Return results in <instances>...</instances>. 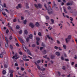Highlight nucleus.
I'll return each mask as SVG.
<instances>
[{
  "label": "nucleus",
  "instance_id": "nucleus-1",
  "mask_svg": "<svg viewBox=\"0 0 77 77\" xmlns=\"http://www.w3.org/2000/svg\"><path fill=\"white\" fill-rule=\"evenodd\" d=\"M22 47L23 49L24 50V51L26 52L27 53H28V54L29 55H30V56L32 55V54L30 53V51L29 49H27L26 47L24 45H22Z\"/></svg>",
  "mask_w": 77,
  "mask_h": 77
},
{
  "label": "nucleus",
  "instance_id": "nucleus-2",
  "mask_svg": "<svg viewBox=\"0 0 77 77\" xmlns=\"http://www.w3.org/2000/svg\"><path fill=\"white\" fill-rule=\"evenodd\" d=\"M47 10L48 11V13L49 15H51V14H53V12L51 11H52V9H51V6H49V7L47 9Z\"/></svg>",
  "mask_w": 77,
  "mask_h": 77
},
{
  "label": "nucleus",
  "instance_id": "nucleus-3",
  "mask_svg": "<svg viewBox=\"0 0 77 77\" xmlns=\"http://www.w3.org/2000/svg\"><path fill=\"white\" fill-rule=\"evenodd\" d=\"M71 35H69L68 36L67 38H66L65 39V41H66V43H67L68 44V42H69V39H71Z\"/></svg>",
  "mask_w": 77,
  "mask_h": 77
},
{
  "label": "nucleus",
  "instance_id": "nucleus-4",
  "mask_svg": "<svg viewBox=\"0 0 77 77\" xmlns=\"http://www.w3.org/2000/svg\"><path fill=\"white\" fill-rule=\"evenodd\" d=\"M34 5L35 6L37 9H38V8H42V5H41L40 4H38V5L36 4H35Z\"/></svg>",
  "mask_w": 77,
  "mask_h": 77
},
{
  "label": "nucleus",
  "instance_id": "nucleus-5",
  "mask_svg": "<svg viewBox=\"0 0 77 77\" xmlns=\"http://www.w3.org/2000/svg\"><path fill=\"white\" fill-rule=\"evenodd\" d=\"M18 56L16 54H15L14 56L13 57V59H17L20 57H18Z\"/></svg>",
  "mask_w": 77,
  "mask_h": 77
},
{
  "label": "nucleus",
  "instance_id": "nucleus-6",
  "mask_svg": "<svg viewBox=\"0 0 77 77\" xmlns=\"http://www.w3.org/2000/svg\"><path fill=\"white\" fill-rule=\"evenodd\" d=\"M34 63L36 65H37V68L38 69H39V70H40L41 68V67H40V66H39L38 65V64L36 62H35Z\"/></svg>",
  "mask_w": 77,
  "mask_h": 77
},
{
  "label": "nucleus",
  "instance_id": "nucleus-7",
  "mask_svg": "<svg viewBox=\"0 0 77 77\" xmlns=\"http://www.w3.org/2000/svg\"><path fill=\"white\" fill-rule=\"evenodd\" d=\"M18 39L20 41V42H21L23 44L24 43V41H23V39H22L20 37H18Z\"/></svg>",
  "mask_w": 77,
  "mask_h": 77
},
{
  "label": "nucleus",
  "instance_id": "nucleus-8",
  "mask_svg": "<svg viewBox=\"0 0 77 77\" xmlns=\"http://www.w3.org/2000/svg\"><path fill=\"white\" fill-rule=\"evenodd\" d=\"M29 26L31 27L32 28H33L35 27V25L32 23H29Z\"/></svg>",
  "mask_w": 77,
  "mask_h": 77
},
{
  "label": "nucleus",
  "instance_id": "nucleus-9",
  "mask_svg": "<svg viewBox=\"0 0 77 77\" xmlns=\"http://www.w3.org/2000/svg\"><path fill=\"white\" fill-rule=\"evenodd\" d=\"M27 58V56L25 55H23V56L22 59L23 60H24Z\"/></svg>",
  "mask_w": 77,
  "mask_h": 77
},
{
  "label": "nucleus",
  "instance_id": "nucleus-10",
  "mask_svg": "<svg viewBox=\"0 0 77 77\" xmlns=\"http://www.w3.org/2000/svg\"><path fill=\"white\" fill-rule=\"evenodd\" d=\"M66 5L68 6H72V2H68L66 3Z\"/></svg>",
  "mask_w": 77,
  "mask_h": 77
},
{
  "label": "nucleus",
  "instance_id": "nucleus-11",
  "mask_svg": "<svg viewBox=\"0 0 77 77\" xmlns=\"http://www.w3.org/2000/svg\"><path fill=\"white\" fill-rule=\"evenodd\" d=\"M5 39L6 42H7L6 43H7V44H8L9 43V40H8V38H7V37H5Z\"/></svg>",
  "mask_w": 77,
  "mask_h": 77
},
{
  "label": "nucleus",
  "instance_id": "nucleus-12",
  "mask_svg": "<svg viewBox=\"0 0 77 77\" xmlns=\"http://www.w3.org/2000/svg\"><path fill=\"white\" fill-rule=\"evenodd\" d=\"M35 26L36 27H39V23L38 22H36L35 23Z\"/></svg>",
  "mask_w": 77,
  "mask_h": 77
},
{
  "label": "nucleus",
  "instance_id": "nucleus-13",
  "mask_svg": "<svg viewBox=\"0 0 77 77\" xmlns=\"http://www.w3.org/2000/svg\"><path fill=\"white\" fill-rule=\"evenodd\" d=\"M55 54L57 56H60V53L59 52H56Z\"/></svg>",
  "mask_w": 77,
  "mask_h": 77
},
{
  "label": "nucleus",
  "instance_id": "nucleus-14",
  "mask_svg": "<svg viewBox=\"0 0 77 77\" xmlns=\"http://www.w3.org/2000/svg\"><path fill=\"white\" fill-rule=\"evenodd\" d=\"M29 39H32L33 38V35L32 34H30L29 35V37H28Z\"/></svg>",
  "mask_w": 77,
  "mask_h": 77
},
{
  "label": "nucleus",
  "instance_id": "nucleus-15",
  "mask_svg": "<svg viewBox=\"0 0 77 77\" xmlns=\"http://www.w3.org/2000/svg\"><path fill=\"white\" fill-rule=\"evenodd\" d=\"M55 57V56L53 55H51V59H53Z\"/></svg>",
  "mask_w": 77,
  "mask_h": 77
},
{
  "label": "nucleus",
  "instance_id": "nucleus-16",
  "mask_svg": "<svg viewBox=\"0 0 77 77\" xmlns=\"http://www.w3.org/2000/svg\"><path fill=\"white\" fill-rule=\"evenodd\" d=\"M8 27H9V29H10V30H12V31H14L13 29H12V27L9 26V23H8Z\"/></svg>",
  "mask_w": 77,
  "mask_h": 77
},
{
  "label": "nucleus",
  "instance_id": "nucleus-17",
  "mask_svg": "<svg viewBox=\"0 0 77 77\" xmlns=\"http://www.w3.org/2000/svg\"><path fill=\"white\" fill-rule=\"evenodd\" d=\"M1 54L3 55V56H5L6 54V52L4 51L1 53Z\"/></svg>",
  "mask_w": 77,
  "mask_h": 77
},
{
  "label": "nucleus",
  "instance_id": "nucleus-18",
  "mask_svg": "<svg viewBox=\"0 0 77 77\" xmlns=\"http://www.w3.org/2000/svg\"><path fill=\"white\" fill-rule=\"evenodd\" d=\"M26 7L27 9H29V4H28V3H26Z\"/></svg>",
  "mask_w": 77,
  "mask_h": 77
},
{
  "label": "nucleus",
  "instance_id": "nucleus-19",
  "mask_svg": "<svg viewBox=\"0 0 77 77\" xmlns=\"http://www.w3.org/2000/svg\"><path fill=\"white\" fill-rule=\"evenodd\" d=\"M24 33L26 35H27L28 34V32H27V30H26L24 31Z\"/></svg>",
  "mask_w": 77,
  "mask_h": 77
},
{
  "label": "nucleus",
  "instance_id": "nucleus-20",
  "mask_svg": "<svg viewBox=\"0 0 77 77\" xmlns=\"http://www.w3.org/2000/svg\"><path fill=\"white\" fill-rule=\"evenodd\" d=\"M4 68H8V64H4Z\"/></svg>",
  "mask_w": 77,
  "mask_h": 77
},
{
  "label": "nucleus",
  "instance_id": "nucleus-21",
  "mask_svg": "<svg viewBox=\"0 0 77 77\" xmlns=\"http://www.w3.org/2000/svg\"><path fill=\"white\" fill-rule=\"evenodd\" d=\"M6 73V72L5 71V70H3L2 71V74L5 75Z\"/></svg>",
  "mask_w": 77,
  "mask_h": 77
},
{
  "label": "nucleus",
  "instance_id": "nucleus-22",
  "mask_svg": "<svg viewBox=\"0 0 77 77\" xmlns=\"http://www.w3.org/2000/svg\"><path fill=\"white\" fill-rule=\"evenodd\" d=\"M45 17L46 20H50V17L48 16H45Z\"/></svg>",
  "mask_w": 77,
  "mask_h": 77
},
{
  "label": "nucleus",
  "instance_id": "nucleus-23",
  "mask_svg": "<svg viewBox=\"0 0 77 77\" xmlns=\"http://www.w3.org/2000/svg\"><path fill=\"white\" fill-rule=\"evenodd\" d=\"M51 21L52 22V24H54V20L52 19H51Z\"/></svg>",
  "mask_w": 77,
  "mask_h": 77
},
{
  "label": "nucleus",
  "instance_id": "nucleus-24",
  "mask_svg": "<svg viewBox=\"0 0 77 77\" xmlns=\"http://www.w3.org/2000/svg\"><path fill=\"white\" fill-rule=\"evenodd\" d=\"M63 9H64V11L65 12V13H67V11L66 10V8H63Z\"/></svg>",
  "mask_w": 77,
  "mask_h": 77
},
{
  "label": "nucleus",
  "instance_id": "nucleus-25",
  "mask_svg": "<svg viewBox=\"0 0 77 77\" xmlns=\"http://www.w3.org/2000/svg\"><path fill=\"white\" fill-rule=\"evenodd\" d=\"M41 60H38L37 61V63H41Z\"/></svg>",
  "mask_w": 77,
  "mask_h": 77
},
{
  "label": "nucleus",
  "instance_id": "nucleus-26",
  "mask_svg": "<svg viewBox=\"0 0 77 77\" xmlns=\"http://www.w3.org/2000/svg\"><path fill=\"white\" fill-rule=\"evenodd\" d=\"M5 46L6 48H8V44L7 43H6V44H5Z\"/></svg>",
  "mask_w": 77,
  "mask_h": 77
},
{
  "label": "nucleus",
  "instance_id": "nucleus-27",
  "mask_svg": "<svg viewBox=\"0 0 77 77\" xmlns=\"http://www.w3.org/2000/svg\"><path fill=\"white\" fill-rule=\"evenodd\" d=\"M43 53L44 54H45L47 53L46 50H44L43 51Z\"/></svg>",
  "mask_w": 77,
  "mask_h": 77
},
{
  "label": "nucleus",
  "instance_id": "nucleus-28",
  "mask_svg": "<svg viewBox=\"0 0 77 77\" xmlns=\"http://www.w3.org/2000/svg\"><path fill=\"white\" fill-rule=\"evenodd\" d=\"M36 40L37 41H39L40 40V38L38 37L36 38Z\"/></svg>",
  "mask_w": 77,
  "mask_h": 77
},
{
  "label": "nucleus",
  "instance_id": "nucleus-29",
  "mask_svg": "<svg viewBox=\"0 0 77 77\" xmlns=\"http://www.w3.org/2000/svg\"><path fill=\"white\" fill-rule=\"evenodd\" d=\"M42 47H45V45L44 43L43 42H42Z\"/></svg>",
  "mask_w": 77,
  "mask_h": 77
},
{
  "label": "nucleus",
  "instance_id": "nucleus-30",
  "mask_svg": "<svg viewBox=\"0 0 77 77\" xmlns=\"http://www.w3.org/2000/svg\"><path fill=\"white\" fill-rule=\"evenodd\" d=\"M29 38L27 37L26 38V42H29Z\"/></svg>",
  "mask_w": 77,
  "mask_h": 77
},
{
  "label": "nucleus",
  "instance_id": "nucleus-31",
  "mask_svg": "<svg viewBox=\"0 0 77 77\" xmlns=\"http://www.w3.org/2000/svg\"><path fill=\"white\" fill-rule=\"evenodd\" d=\"M22 30H20V31H19V34H20V35H21V33H22Z\"/></svg>",
  "mask_w": 77,
  "mask_h": 77
},
{
  "label": "nucleus",
  "instance_id": "nucleus-32",
  "mask_svg": "<svg viewBox=\"0 0 77 77\" xmlns=\"http://www.w3.org/2000/svg\"><path fill=\"white\" fill-rule=\"evenodd\" d=\"M16 29H20V26L18 25H17L16 27Z\"/></svg>",
  "mask_w": 77,
  "mask_h": 77
},
{
  "label": "nucleus",
  "instance_id": "nucleus-33",
  "mask_svg": "<svg viewBox=\"0 0 77 77\" xmlns=\"http://www.w3.org/2000/svg\"><path fill=\"white\" fill-rule=\"evenodd\" d=\"M40 70H41L42 71H44L45 70V68H44L43 69H40Z\"/></svg>",
  "mask_w": 77,
  "mask_h": 77
},
{
  "label": "nucleus",
  "instance_id": "nucleus-34",
  "mask_svg": "<svg viewBox=\"0 0 77 77\" xmlns=\"http://www.w3.org/2000/svg\"><path fill=\"white\" fill-rule=\"evenodd\" d=\"M9 39L10 41H11V40L12 39V36H10L9 37Z\"/></svg>",
  "mask_w": 77,
  "mask_h": 77
},
{
  "label": "nucleus",
  "instance_id": "nucleus-35",
  "mask_svg": "<svg viewBox=\"0 0 77 77\" xmlns=\"http://www.w3.org/2000/svg\"><path fill=\"white\" fill-rule=\"evenodd\" d=\"M26 23H27V20H25L23 21V23L25 24H26Z\"/></svg>",
  "mask_w": 77,
  "mask_h": 77
},
{
  "label": "nucleus",
  "instance_id": "nucleus-36",
  "mask_svg": "<svg viewBox=\"0 0 77 77\" xmlns=\"http://www.w3.org/2000/svg\"><path fill=\"white\" fill-rule=\"evenodd\" d=\"M19 54H20V55H23V53L21 51L19 52Z\"/></svg>",
  "mask_w": 77,
  "mask_h": 77
},
{
  "label": "nucleus",
  "instance_id": "nucleus-37",
  "mask_svg": "<svg viewBox=\"0 0 77 77\" xmlns=\"http://www.w3.org/2000/svg\"><path fill=\"white\" fill-rule=\"evenodd\" d=\"M63 47L64 48V49H65L66 48V46L65 45H63Z\"/></svg>",
  "mask_w": 77,
  "mask_h": 77
},
{
  "label": "nucleus",
  "instance_id": "nucleus-38",
  "mask_svg": "<svg viewBox=\"0 0 77 77\" xmlns=\"http://www.w3.org/2000/svg\"><path fill=\"white\" fill-rule=\"evenodd\" d=\"M67 9L69 10H70V9H71V7L69 6L68 7Z\"/></svg>",
  "mask_w": 77,
  "mask_h": 77
},
{
  "label": "nucleus",
  "instance_id": "nucleus-39",
  "mask_svg": "<svg viewBox=\"0 0 77 77\" xmlns=\"http://www.w3.org/2000/svg\"><path fill=\"white\" fill-rule=\"evenodd\" d=\"M24 61H26V62H28V61H29V59H26L25 60H24Z\"/></svg>",
  "mask_w": 77,
  "mask_h": 77
},
{
  "label": "nucleus",
  "instance_id": "nucleus-40",
  "mask_svg": "<svg viewBox=\"0 0 77 77\" xmlns=\"http://www.w3.org/2000/svg\"><path fill=\"white\" fill-rule=\"evenodd\" d=\"M38 35L39 36H42V35H41V32H39L38 34Z\"/></svg>",
  "mask_w": 77,
  "mask_h": 77
},
{
  "label": "nucleus",
  "instance_id": "nucleus-41",
  "mask_svg": "<svg viewBox=\"0 0 77 77\" xmlns=\"http://www.w3.org/2000/svg\"><path fill=\"white\" fill-rule=\"evenodd\" d=\"M54 48H55V50H57V49H58V47L57 46H55L54 47Z\"/></svg>",
  "mask_w": 77,
  "mask_h": 77
},
{
  "label": "nucleus",
  "instance_id": "nucleus-42",
  "mask_svg": "<svg viewBox=\"0 0 77 77\" xmlns=\"http://www.w3.org/2000/svg\"><path fill=\"white\" fill-rule=\"evenodd\" d=\"M10 77H13V74L11 73L10 75Z\"/></svg>",
  "mask_w": 77,
  "mask_h": 77
},
{
  "label": "nucleus",
  "instance_id": "nucleus-43",
  "mask_svg": "<svg viewBox=\"0 0 77 77\" xmlns=\"http://www.w3.org/2000/svg\"><path fill=\"white\" fill-rule=\"evenodd\" d=\"M18 7H19V8H21V5L20 4H18Z\"/></svg>",
  "mask_w": 77,
  "mask_h": 77
},
{
  "label": "nucleus",
  "instance_id": "nucleus-44",
  "mask_svg": "<svg viewBox=\"0 0 77 77\" xmlns=\"http://www.w3.org/2000/svg\"><path fill=\"white\" fill-rule=\"evenodd\" d=\"M47 37L48 38V39H50V36H49V35H46Z\"/></svg>",
  "mask_w": 77,
  "mask_h": 77
},
{
  "label": "nucleus",
  "instance_id": "nucleus-45",
  "mask_svg": "<svg viewBox=\"0 0 77 77\" xmlns=\"http://www.w3.org/2000/svg\"><path fill=\"white\" fill-rule=\"evenodd\" d=\"M53 4H54V6H56V4H55V2L53 1Z\"/></svg>",
  "mask_w": 77,
  "mask_h": 77
},
{
  "label": "nucleus",
  "instance_id": "nucleus-46",
  "mask_svg": "<svg viewBox=\"0 0 77 77\" xmlns=\"http://www.w3.org/2000/svg\"><path fill=\"white\" fill-rule=\"evenodd\" d=\"M0 58H3V55L2 54H1V53L0 54Z\"/></svg>",
  "mask_w": 77,
  "mask_h": 77
},
{
  "label": "nucleus",
  "instance_id": "nucleus-47",
  "mask_svg": "<svg viewBox=\"0 0 77 77\" xmlns=\"http://www.w3.org/2000/svg\"><path fill=\"white\" fill-rule=\"evenodd\" d=\"M10 48H11V50H12V49H13V47L12 46V45H10Z\"/></svg>",
  "mask_w": 77,
  "mask_h": 77
},
{
  "label": "nucleus",
  "instance_id": "nucleus-48",
  "mask_svg": "<svg viewBox=\"0 0 77 77\" xmlns=\"http://www.w3.org/2000/svg\"><path fill=\"white\" fill-rule=\"evenodd\" d=\"M69 11L70 13H72V12H73V10L71 9Z\"/></svg>",
  "mask_w": 77,
  "mask_h": 77
},
{
  "label": "nucleus",
  "instance_id": "nucleus-49",
  "mask_svg": "<svg viewBox=\"0 0 77 77\" xmlns=\"http://www.w3.org/2000/svg\"><path fill=\"white\" fill-rule=\"evenodd\" d=\"M70 18H71V19H70V21H73V18H72V17H70Z\"/></svg>",
  "mask_w": 77,
  "mask_h": 77
},
{
  "label": "nucleus",
  "instance_id": "nucleus-50",
  "mask_svg": "<svg viewBox=\"0 0 77 77\" xmlns=\"http://www.w3.org/2000/svg\"><path fill=\"white\" fill-rule=\"evenodd\" d=\"M16 45L17 47H20V45H19V44L18 43H16Z\"/></svg>",
  "mask_w": 77,
  "mask_h": 77
},
{
  "label": "nucleus",
  "instance_id": "nucleus-51",
  "mask_svg": "<svg viewBox=\"0 0 77 77\" xmlns=\"http://www.w3.org/2000/svg\"><path fill=\"white\" fill-rule=\"evenodd\" d=\"M20 69L22 71L24 70V68H23V67H21Z\"/></svg>",
  "mask_w": 77,
  "mask_h": 77
},
{
  "label": "nucleus",
  "instance_id": "nucleus-52",
  "mask_svg": "<svg viewBox=\"0 0 77 77\" xmlns=\"http://www.w3.org/2000/svg\"><path fill=\"white\" fill-rule=\"evenodd\" d=\"M15 66H18V64H17V63H15Z\"/></svg>",
  "mask_w": 77,
  "mask_h": 77
},
{
  "label": "nucleus",
  "instance_id": "nucleus-53",
  "mask_svg": "<svg viewBox=\"0 0 77 77\" xmlns=\"http://www.w3.org/2000/svg\"><path fill=\"white\" fill-rule=\"evenodd\" d=\"M44 6L45 8L46 9H47V7L46 4H45V3Z\"/></svg>",
  "mask_w": 77,
  "mask_h": 77
},
{
  "label": "nucleus",
  "instance_id": "nucleus-54",
  "mask_svg": "<svg viewBox=\"0 0 77 77\" xmlns=\"http://www.w3.org/2000/svg\"><path fill=\"white\" fill-rule=\"evenodd\" d=\"M61 59L62 60H64V58H63V57H61Z\"/></svg>",
  "mask_w": 77,
  "mask_h": 77
},
{
  "label": "nucleus",
  "instance_id": "nucleus-55",
  "mask_svg": "<svg viewBox=\"0 0 77 77\" xmlns=\"http://www.w3.org/2000/svg\"><path fill=\"white\" fill-rule=\"evenodd\" d=\"M47 55H46L45 56H43V57H44V58H45V59H46L47 58Z\"/></svg>",
  "mask_w": 77,
  "mask_h": 77
},
{
  "label": "nucleus",
  "instance_id": "nucleus-56",
  "mask_svg": "<svg viewBox=\"0 0 77 77\" xmlns=\"http://www.w3.org/2000/svg\"><path fill=\"white\" fill-rule=\"evenodd\" d=\"M43 48H44L43 47H40V50H41V51H42V50Z\"/></svg>",
  "mask_w": 77,
  "mask_h": 77
},
{
  "label": "nucleus",
  "instance_id": "nucleus-57",
  "mask_svg": "<svg viewBox=\"0 0 77 77\" xmlns=\"http://www.w3.org/2000/svg\"><path fill=\"white\" fill-rule=\"evenodd\" d=\"M75 57H74V59H77V55H75Z\"/></svg>",
  "mask_w": 77,
  "mask_h": 77
},
{
  "label": "nucleus",
  "instance_id": "nucleus-58",
  "mask_svg": "<svg viewBox=\"0 0 77 77\" xmlns=\"http://www.w3.org/2000/svg\"><path fill=\"white\" fill-rule=\"evenodd\" d=\"M65 61H66L67 62H68V61H69V60L68 59H65Z\"/></svg>",
  "mask_w": 77,
  "mask_h": 77
},
{
  "label": "nucleus",
  "instance_id": "nucleus-59",
  "mask_svg": "<svg viewBox=\"0 0 77 77\" xmlns=\"http://www.w3.org/2000/svg\"><path fill=\"white\" fill-rule=\"evenodd\" d=\"M32 47H33L34 48V47H35V45L34 44H33L32 46Z\"/></svg>",
  "mask_w": 77,
  "mask_h": 77
},
{
  "label": "nucleus",
  "instance_id": "nucleus-60",
  "mask_svg": "<svg viewBox=\"0 0 77 77\" xmlns=\"http://www.w3.org/2000/svg\"><path fill=\"white\" fill-rule=\"evenodd\" d=\"M21 20H24V17L22 16L21 17Z\"/></svg>",
  "mask_w": 77,
  "mask_h": 77
},
{
  "label": "nucleus",
  "instance_id": "nucleus-61",
  "mask_svg": "<svg viewBox=\"0 0 77 77\" xmlns=\"http://www.w3.org/2000/svg\"><path fill=\"white\" fill-rule=\"evenodd\" d=\"M66 68H65V66H63V69L64 70H65V69Z\"/></svg>",
  "mask_w": 77,
  "mask_h": 77
},
{
  "label": "nucleus",
  "instance_id": "nucleus-62",
  "mask_svg": "<svg viewBox=\"0 0 77 77\" xmlns=\"http://www.w3.org/2000/svg\"><path fill=\"white\" fill-rule=\"evenodd\" d=\"M14 22H16L17 21V20L16 19H14L13 20Z\"/></svg>",
  "mask_w": 77,
  "mask_h": 77
},
{
  "label": "nucleus",
  "instance_id": "nucleus-63",
  "mask_svg": "<svg viewBox=\"0 0 77 77\" xmlns=\"http://www.w3.org/2000/svg\"><path fill=\"white\" fill-rule=\"evenodd\" d=\"M36 44L37 45H39V43L38 41L36 42Z\"/></svg>",
  "mask_w": 77,
  "mask_h": 77
},
{
  "label": "nucleus",
  "instance_id": "nucleus-64",
  "mask_svg": "<svg viewBox=\"0 0 77 77\" xmlns=\"http://www.w3.org/2000/svg\"><path fill=\"white\" fill-rule=\"evenodd\" d=\"M9 32V30L8 29H7L6 31V33H8Z\"/></svg>",
  "mask_w": 77,
  "mask_h": 77
}]
</instances>
